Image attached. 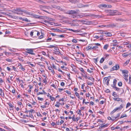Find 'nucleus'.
<instances>
[{
	"label": "nucleus",
	"mask_w": 131,
	"mask_h": 131,
	"mask_svg": "<svg viewBox=\"0 0 131 131\" xmlns=\"http://www.w3.org/2000/svg\"><path fill=\"white\" fill-rule=\"evenodd\" d=\"M81 110H78L77 111V112H78V114L79 115H82V114L81 113Z\"/></svg>",
	"instance_id": "22"
},
{
	"label": "nucleus",
	"mask_w": 131,
	"mask_h": 131,
	"mask_svg": "<svg viewBox=\"0 0 131 131\" xmlns=\"http://www.w3.org/2000/svg\"><path fill=\"white\" fill-rule=\"evenodd\" d=\"M49 97L50 100L52 101H53L55 99L52 96H49Z\"/></svg>",
	"instance_id": "26"
},
{
	"label": "nucleus",
	"mask_w": 131,
	"mask_h": 131,
	"mask_svg": "<svg viewBox=\"0 0 131 131\" xmlns=\"http://www.w3.org/2000/svg\"><path fill=\"white\" fill-rule=\"evenodd\" d=\"M117 116L116 117H113V121H117L119 119V117L120 116V114L118 113L117 115Z\"/></svg>",
	"instance_id": "8"
},
{
	"label": "nucleus",
	"mask_w": 131,
	"mask_h": 131,
	"mask_svg": "<svg viewBox=\"0 0 131 131\" xmlns=\"http://www.w3.org/2000/svg\"><path fill=\"white\" fill-rule=\"evenodd\" d=\"M52 67H53V68H54V69H56V70L57 69L56 67V66L55 65H54V64H53L52 65Z\"/></svg>",
	"instance_id": "54"
},
{
	"label": "nucleus",
	"mask_w": 131,
	"mask_h": 131,
	"mask_svg": "<svg viewBox=\"0 0 131 131\" xmlns=\"http://www.w3.org/2000/svg\"><path fill=\"white\" fill-rule=\"evenodd\" d=\"M79 10H70L68 11V13L69 14H76L78 12Z\"/></svg>",
	"instance_id": "4"
},
{
	"label": "nucleus",
	"mask_w": 131,
	"mask_h": 131,
	"mask_svg": "<svg viewBox=\"0 0 131 131\" xmlns=\"http://www.w3.org/2000/svg\"><path fill=\"white\" fill-rule=\"evenodd\" d=\"M82 16L81 15H77V16L73 15V18H76V17H77V18H78V17L81 18V17H82V16Z\"/></svg>",
	"instance_id": "21"
},
{
	"label": "nucleus",
	"mask_w": 131,
	"mask_h": 131,
	"mask_svg": "<svg viewBox=\"0 0 131 131\" xmlns=\"http://www.w3.org/2000/svg\"><path fill=\"white\" fill-rule=\"evenodd\" d=\"M58 37V38H63L64 37V36L63 35H57Z\"/></svg>",
	"instance_id": "38"
},
{
	"label": "nucleus",
	"mask_w": 131,
	"mask_h": 131,
	"mask_svg": "<svg viewBox=\"0 0 131 131\" xmlns=\"http://www.w3.org/2000/svg\"><path fill=\"white\" fill-rule=\"evenodd\" d=\"M38 100L40 101H42L43 100V99L42 98H40L39 97H38Z\"/></svg>",
	"instance_id": "52"
},
{
	"label": "nucleus",
	"mask_w": 131,
	"mask_h": 131,
	"mask_svg": "<svg viewBox=\"0 0 131 131\" xmlns=\"http://www.w3.org/2000/svg\"><path fill=\"white\" fill-rule=\"evenodd\" d=\"M88 79L89 80H90L92 81L93 82L94 81V79L93 78H92L91 77H89L88 78Z\"/></svg>",
	"instance_id": "35"
},
{
	"label": "nucleus",
	"mask_w": 131,
	"mask_h": 131,
	"mask_svg": "<svg viewBox=\"0 0 131 131\" xmlns=\"http://www.w3.org/2000/svg\"><path fill=\"white\" fill-rule=\"evenodd\" d=\"M66 92L68 94H70L71 92L67 90L66 91Z\"/></svg>",
	"instance_id": "48"
},
{
	"label": "nucleus",
	"mask_w": 131,
	"mask_h": 131,
	"mask_svg": "<svg viewBox=\"0 0 131 131\" xmlns=\"http://www.w3.org/2000/svg\"><path fill=\"white\" fill-rule=\"evenodd\" d=\"M50 35H51L52 36H57L54 33H50Z\"/></svg>",
	"instance_id": "58"
},
{
	"label": "nucleus",
	"mask_w": 131,
	"mask_h": 131,
	"mask_svg": "<svg viewBox=\"0 0 131 131\" xmlns=\"http://www.w3.org/2000/svg\"><path fill=\"white\" fill-rule=\"evenodd\" d=\"M124 106V105L123 104H122L120 106L118 107H116L112 111L113 113H114L116 111L118 110H121Z\"/></svg>",
	"instance_id": "3"
},
{
	"label": "nucleus",
	"mask_w": 131,
	"mask_h": 131,
	"mask_svg": "<svg viewBox=\"0 0 131 131\" xmlns=\"http://www.w3.org/2000/svg\"><path fill=\"white\" fill-rule=\"evenodd\" d=\"M113 88H114L117 91H120L121 90L119 88L117 87H116V86H113Z\"/></svg>",
	"instance_id": "16"
},
{
	"label": "nucleus",
	"mask_w": 131,
	"mask_h": 131,
	"mask_svg": "<svg viewBox=\"0 0 131 131\" xmlns=\"http://www.w3.org/2000/svg\"><path fill=\"white\" fill-rule=\"evenodd\" d=\"M20 69L23 71H24L25 70V69L22 66H21V67H20Z\"/></svg>",
	"instance_id": "41"
},
{
	"label": "nucleus",
	"mask_w": 131,
	"mask_h": 131,
	"mask_svg": "<svg viewBox=\"0 0 131 131\" xmlns=\"http://www.w3.org/2000/svg\"><path fill=\"white\" fill-rule=\"evenodd\" d=\"M56 47V46H55L53 45H50L48 47H49V48H54V47Z\"/></svg>",
	"instance_id": "56"
},
{
	"label": "nucleus",
	"mask_w": 131,
	"mask_h": 131,
	"mask_svg": "<svg viewBox=\"0 0 131 131\" xmlns=\"http://www.w3.org/2000/svg\"><path fill=\"white\" fill-rule=\"evenodd\" d=\"M92 44H90L89 46L86 48V50L89 51L92 50H93V46H92Z\"/></svg>",
	"instance_id": "7"
},
{
	"label": "nucleus",
	"mask_w": 131,
	"mask_h": 131,
	"mask_svg": "<svg viewBox=\"0 0 131 131\" xmlns=\"http://www.w3.org/2000/svg\"><path fill=\"white\" fill-rule=\"evenodd\" d=\"M129 60H128L126 61V62H125L124 63V65L125 66H126V65H127L129 63Z\"/></svg>",
	"instance_id": "39"
},
{
	"label": "nucleus",
	"mask_w": 131,
	"mask_h": 131,
	"mask_svg": "<svg viewBox=\"0 0 131 131\" xmlns=\"http://www.w3.org/2000/svg\"><path fill=\"white\" fill-rule=\"evenodd\" d=\"M54 51L55 52H54V53L56 54H60V52L59 51V50L58 49V48L56 47H54Z\"/></svg>",
	"instance_id": "6"
},
{
	"label": "nucleus",
	"mask_w": 131,
	"mask_h": 131,
	"mask_svg": "<svg viewBox=\"0 0 131 131\" xmlns=\"http://www.w3.org/2000/svg\"><path fill=\"white\" fill-rule=\"evenodd\" d=\"M79 69L84 74L85 73V71L82 68H80Z\"/></svg>",
	"instance_id": "30"
},
{
	"label": "nucleus",
	"mask_w": 131,
	"mask_h": 131,
	"mask_svg": "<svg viewBox=\"0 0 131 131\" xmlns=\"http://www.w3.org/2000/svg\"><path fill=\"white\" fill-rule=\"evenodd\" d=\"M93 50H97V49L98 48V46H93Z\"/></svg>",
	"instance_id": "15"
},
{
	"label": "nucleus",
	"mask_w": 131,
	"mask_h": 131,
	"mask_svg": "<svg viewBox=\"0 0 131 131\" xmlns=\"http://www.w3.org/2000/svg\"><path fill=\"white\" fill-rule=\"evenodd\" d=\"M123 76L124 77H128V74H124Z\"/></svg>",
	"instance_id": "55"
},
{
	"label": "nucleus",
	"mask_w": 131,
	"mask_h": 131,
	"mask_svg": "<svg viewBox=\"0 0 131 131\" xmlns=\"http://www.w3.org/2000/svg\"><path fill=\"white\" fill-rule=\"evenodd\" d=\"M88 5H85V6H83V5L82 4H78V6L79 7V8H81L83 6H87Z\"/></svg>",
	"instance_id": "13"
},
{
	"label": "nucleus",
	"mask_w": 131,
	"mask_h": 131,
	"mask_svg": "<svg viewBox=\"0 0 131 131\" xmlns=\"http://www.w3.org/2000/svg\"><path fill=\"white\" fill-rule=\"evenodd\" d=\"M129 84H131V78L130 77H129Z\"/></svg>",
	"instance_id": "50"
},
{
	"label": "nucleus",
	"mask_w": 131,
	"mask_h": 131,
	"mask_svg": "<svg viewBox=\"0 0 131 131\" xmlns=\"http://www.w3.org/2000/svg\"><path fill=\"white\" fill-rule=\"evenodd\" d=\"M31 103L33 105H35L37 103L36 102L33 101H32V102H31Z\"/></svg>",
	"instance_id": "49"
},
{
	"label": "nucleus",
	"mask_w": 131,
	"mask_h": 131,
	"mask_svg": "<svg viewBox=\"0 0 131 131\" xmlns=\"http://www.w3.org/2000/svg\"><path fill=\"white\" fill-rule=\"evenodd\" d=\"M18 12H24L23 10L19 8H16V9H15Z\"/></svg>",
	"instance_id": "11"
},
{
	"label": "nucleus",
	"mask_w": 131,
	"mask_h": 131,
	"mask_svg": "<svg viewBox=\"0 0 131 131\" xmlns=\"http://www.w3.org/2000/svg\"><path fill=\"white\" fill-rule=\"evenodd\" d=\"M113 95L115 97H118L119 96L118 95L116 94V92H114L113 94Z\"/></svg>",
	"instance_id": "17"
},
{
	"label": "nucleus",
	"mask_w": 131,
	"mask_h": 131,
	"mask_svg": "<svg viewBox=\"0 0 131 131\" xmlns=\"http://www.w3.org/2000/svg\"><path fill=\"white\" fill-rule=\"evenodd\" d=\"M119 68V66L118 64H116L115 66H114L112 68L111 70H117Z\"/></svg>",
	"instance_id": "5"
},
{
	"label": "nucleus",
	"mask_w": 131,
	"mask_h": 131,
	"mask_svg": "<svg viewBox=\"0 0 131 131\" xmlns=\"http://www.w3.org/2000/svg\"><path fill=\"white\" fill-rule=\"evenodd\" d=\"M49 70H52L53 69L51 67H49L48 68Z\"/></svg>",
	"instance_id": "62"
},
{
	"label": "nucleus",
	"mask_w": 131,
	"mask_h": 131,
	"mask_svg": "<svg viewBox=\"0 0 131 131\" xmlns=\"http://www.w3.org/2000/svg\"><path fill=\"white\" fill-rule=\"evenodd\" d=\"M26 50L27 51H26V52L28 53L31 54V55L35 54V53L34 52L33 49L31 48H27L26 49Z\"/></svg>",
	"instance_id": "2"
},
{
	"label": "nucleus",
	"mask_w": 131,
	"mask_h": 131,
	"mask_svg": "<svg viewBox=\"0 0 131 131\" xmlns=\"http://www.w3.org/2000/svg\"><path fill=\"white\" fill-rule=\"evenodd\" d=\"M54 24V23L52 22H50V21L49 22V24H50L51 25H53Z\"/></svg>",
	"instance_id": "63"
},
{
	"label": "nucleus",
	"mask_w": 131,
	"mask_h": 131,
	"mask_svg": "<svg viewBox=\"0 0 131 131\" xmlns=\"http://www.w3.org/2000/svg\"><path fill=\"white\" fill-rule=\"evenodd\" d=\"M127 117V115L126 114H124L122 115L120 118H124V117Z\"/></svg>",
	"instance_id": "25"
},
{
	"label": "nucleus",
	"mask_w": 131,
	"mask_h": 131,
	"mask_svg": "<svg viewBox=\"0 0 131 131\" xmlns=\"http://www.w3.org/2000/svg\"><path fill=\"white\" fill-rule=\"evenodd\" d=\"M52 30H54V31H57L58 32H60V30L58 29H55V28H52Z\"/></svg>",
	"instance_id": "24"
},
{
	"label": "nucleus",
	"mask_w": 131,
	"mask_h": 131,
	"mask_svg": "<svg viewBox=\"0 0 131 131\" xmlns=\"http://www.w3.org/2000/svg\"><path fill=\"white\" fill-rule=\"evenodd\" d=\"M64 83L63 82H62L61 83V85L62 86H63L64 85Z\"/></svg>",
	"instance_id": "64"
},
{
	"label": "nucleus",
	"mask_w": 131,
	"mask_h": 131,
	"mask_svg": "<svg viewBox=\"0 0 131 131\" xmlns=\"http://www.w3.org/2000/svg\"><path fill=\"white\" fill-rule=\"evenodd\" d=\"M42 94V92H38L37 93V95H38L39 94Z\"/></svg>",
	"instance_id": "60"
},
{
	"label": "nucleus",
	"mask_w": 131,
	"mask_h": 131,
	"mask_svg": "<svg viewBox=\"0 0 131 131\" xmlns=\"http://www.w3.org/2000/svg\"><path fill=\"white\" fill-rule=\"evenodd\" d=\"M116 21H124V20L123 19H122V18L118 19H116Z\"/></svg>",
	"instance_id": "20"
},
{
	"label": "nucleus",
	"mask_w": 131,
	"mask_h": 131,
	"mask_svg": "<svg viewBox=\"0 0 131 131\" xmlns=\"http://www.w3.org/2000/svg\"><path fill=\"white\" fill-rule=\"evenodd\" d=\"M121 13H117L116 10H107V16L121 15Z\"/></svg>",
	"instance_id": "1"
},
{
	"label": "nucleus",
	"mask_w": 131,
	"mask_h": 131,
	"mask_svg": "<svg viewBox=\"0 0 131 131\" xmlns=\"http://www.w3.org/2000/svg\"><path fill=\"white\" fill-rule=\"evenodd\" d=\"M58 90L60 92H61L64 89H63L58 88Z\"/></svg>",
	"instance_id": "51"
},
{
	"label": "nucleus",
	"mask_w": 131,
	"mask_h": 131,
	"mask_svg": "<svg viewBox=\"0 0 131 131\" xmlns=\"http://www.w3.org/2000/svg\"><path fill=\"white\" fill-rule=\"evenodd\" d=\"M123 45H128V43L126 42H124L123 43Z\"/></svg>",
	"instance_id": "46"
},
{
	"label": "nucleus",
	"mask_w": 131,
	"mask_h": 131,
	"mask_svg": "<svg viewBox=\"0 0 131 131\" xmlns=\"http://www.w3.org/2000/svg\"><path fill=\"white\" fill-rule=\"evenodd\" d=\"M115 26L114 24H109L107 25V27H113Z\"/></svg>",
	"instance_id": "12"
},
{
	"label": "nucleus",
	"mask_w": 131,
	"mask_h": 131,
	"mask_svg": "<svg viewBox=\"0 0 131 131\" xmlns=\"http://www.w3.org/2000/svg\"><path fill=\"white\" fill-rule=\"evenodd\" d=\"M124 123V122H123V121H120L118 122V123L119 124H122Z\"/></svg>",
	"instance_id": "47"
},
{
	"label": "nucleus",
	"mask_w": 131,
	"mask_h": 131,
	"mask_svg": "<svg viewBox=\"0 0 131 131\" xmlns=\"http://www.w3.org/2000/svg\"><path fill=\"white\" fill-rule=\"evenodd\" d=\"M56 103L57 104L55 105V106L56 107H59V105L60 104H61L59 102H56Z\"/></svg>",
	"instance_id": "19"
},
{
	"label": "nucleus",
	"mask_w": 131,
	"mask_h": 131,
	"mask_svg": "<svg viewBox=\"0 0 131 131\" xmlns=\"http://www.w3.org/2000/svg\"><path fill=\"white\" fill-rule=\"evenodd\" d=\"M112 40V38H107V41H111Z\"/></svg>",
	"instance_id": "59"
},
{
	"label": "nucleus",
	"mask_w": 131,
	"mask_h": 131,
	"mask_svg": "<svg viewBox=\"0 0 131 131\" xmlns=\"http://www.w3.org/2000/svg\"><path fill=\"white\" fill-rule=\"evenodd\" d=\"M72 42H73V43H77V40H75V39H73L72 40Z\"/></svg>",
	"instance_id": "57"
},
{
	"label": "nucleus",
	"mask_w": 131,
	"mask_h": 131,
	"mask_svg": "<svg viewBox=\"0 0 131 131\" xmlns=\"http://www.w3.org/2000/svg\"><path fill=\"white\" fill-rule=\"evenodd\" d=\"M122 56L123 57H126L128 56V55L126 54L125 53H124L122 54Z\"/></svg>",
	"instance_id": "37"
},
{
	"label": "nucleus",
	"mask_w": 131,
	"mask_h": 131,
	"mask_svg": "<svg viewBox=\"0 0 131 131\" xmlns=\"http://www.w3.org/2000/svg\"><path fill=\"white\" fill-rule=\"evenodd\" d=\"M127 47L129 48H131V44H128V45L127 46Z\"/></svg>",
	"instance_id": "61"
},
{
	"label": "nucleus",
	"mask_w": 131,
	"mask_h": 131,
	"mask_svg": "<svg viewBox=\"0 0 131 131\" xmlns=\"http://www.w3.org/2000/svg\"><path fill=\"white\" fill-rule=\"evenodd\" d=\"M103 83L105 84H106V78H104L103 79Z\"/></svg>",
	"instance_id": "23"
},
{
	"label": "nucleus",
	"mask_w": 131,
	"mask_h": 131,
	"mask_svg": "<svg viewBox=\"0 0 131 131\" xmlns=\"http://www.w3.org/2000/svg\"><path fill=\"white\" fill-rule=\"evenodd\" d=\"M8 105L10 107L13 108V107L12 104L11 103H9Z\"/></svg>",
	"instance_id": "44"
},
{
	"label": "nucleus",
	"mask_w": 131,
	"mask_h": 131,
	"mask_svg": "<svg viewBox=\"0 0 131 131\" xmlns=\"http://www.w3.org/2000/svg\"><path fill=\"white\" fill-rule=\"evenodd\" d=\"M75 94L76 96L78 97V98H80V96L78 93L77 92H75Z\"/></svg>",
	"instance_id": "32"
},
{
	"label": "nucleus",
	"mask_w": 131,
	"mask_h": 131,
	"mask_svg": "<svg viewBox=\"0 0 131 131\" xmlns=\"http://www.w3.org/2000/svg\"><path fill=\"white\" fill-rule=\"evenodd\" d=\"M106 127V124H105L104 125H102L100 127H101V128H104L105 127Z\"/></svg>",
	"instance_id": "42"
},
{
	"label": "nucleus",
	"mask_w": 131,
	"mask_h": 131,
	"mask_svg": "<svg viewBox=\"0 0 131 131\" xmlns=\"http://www.w3.org/2000/svg\"><path fill=\"white\" fill-rule=\"evenodd\" d=\"M41 35L39 37V39L42 38L43 37L44 34L43 33H41Z\"/></svg>",
	"instance_id": "27"
},
{
	"label": "nucleus",
	"mask_w": 131,
	"mask_h": 131,
	"mask_svg": "<svg viewBox=\"0 0 131 131\" xmlns=\"http://www.w3.org/2000/svg\"><path fill=\"white\" fill-rule=\"evenodd\" d=\"M104 58H102L100 61V62L101 63H103L104 61Z\"/></svg>",
	"instance_id": "34"
},
{
	"label": "nucleus",
	"mask_w": 131,
	"mask_h": 131,
	"mask_svg": "<svg viewBox=\"0 0 131 131\" xmlns=\"http://www.w3.org/2000/svg\"><path fill=\"white\" fill-rule=\"evenodd\" d=\"M48 19L50 21H53L54 20V19L51 18H48Z\"/></svg>",
	"instance_id": "53"
},
{
	"label": "nucleus",
	"mask_w": 131,
	"mask_h": 131,
	"mask_svg": "<svg viewBox=\"0 0 131 131\" xmlns=\"http://www.w3.org/2000/svg\"><path fill=\"white\" fill-rule=\"evenodd\" d=\"M58 17H59L61 19H63L65 17L63 16L59 15L58 16Z\"/></svg>",
	"instance_id": "29"
},
{
	"label": "nucleus",
	"mask_w": 131,
	"mask_h": 131,
	"mask_svg": "<svg viewBox=\"0 0 131 131\" xmlns=\"http://www.w3.org/2000/svg\"><path fill=\"white\" fill-rule=\"evenodd\" d=\"M122 71L123 74H128V71L126 70H122Z\"/></svg>",
	"instance_id": "14"
},
{
	"label": "nucleus",
	"mask_w": 131,
	"mask_h": 131,
	"mask_svg": "<svg viewBox=\"0 0 131 131\" xmlns=\"http://www.w3.org/2000/svg\"><path fill=\"white\" fill-rule=\"evenodd\" d=\"M131 105V104L130 103H128L126 104V108H127L128 107L130 106Z\"/></svg>",
	"instance_id": "33"
},
{
	"label": "nucleus",
	"mask_w": 131,
	"mask_h": 131,
	"mask_svg": "<svg viewBox=\"0 0 131 131\" xmlns=\"http://www.w3.org/2000/svg\"><path fill=\"white\" fill-rule=\"evenodd\" d=\"M93 36H94V37L96 38L97 39H98L100 37L99 36H96L95 35H93Z\"/></svg>",
	"instance_id": "45"
},
{
	"label": "nucleus",
	"mask_w": 131,
	"mask_h": 131,
	"mask_svg": "<svg viewBox=\"0 0 131 131\" xmlns=\"http://www.w3.org/2000/svg\"><path fill=\"white\" fill-rule=\"evenodd\" d=\"M112 36V34L110 32H107V36L110 37Z\"/></svg>",
	"instance_id": "31"
},
{
	"label": "nucleus",
	"mask_w": 131,
	"mask_h": 131,
	"mask_svg": "<svg viewBox=\"0 0 131 131\" xmlns=\"http://www.w3.org/2000/svg\"><path fill=\"white\" fill-rule=\"evenodd\" d=\"M69 1L71 3H75L79 2V0H69Z\"/></svg>",
	"instance_id": "9"
},
{
	"label": "nucleus",
	"mask_w": 131,
	"mask_h": 131,
	"mask_svg": "<svg viewBox=\"0 0 131 131\" xmlns=\"http://www.w3.org/2000/svg\"><path fill=\"white\" fill-rule=\"evenodd\" d=\"M87 84L89 85H91L93 84V83L91 82H87Z\"/></svg>",
	"instance_id": "36"
},
{
	"label": "nucleus",
	"mask_w": 131,
	"mask_h": 131,
	"mask_svg": "<svg viewBox=\"0 0 131 131\" xmlns=\"http://www.w3.org/2000/svg\"><path fill=\"white\" fill-rule=\"evenodd\" d=\"M99 7L101 8H103V7H106V4H102L99 5Z\"/></svg>",
	"instance_id": "10"
},
{
	"label": "nucleus",
	"mask_w": 131,
	"mask_h": 131,
	"mask_svg": "<svg viewBox=\"0 0 131 131\" xmlns=\"http://www.w3.org/2000/svg\"><path fill=\"white\" fill-rule=\"evenodd\" d=\"M113 99L115 101H119L120 100V99L118 98H113Z\"/></svg>",
	"instance_id": "28"
},
{
	"label": "nucleus",
	"mask_w": 131,
	"mask_h": 131,
	"mask_svg": "<svg viewBox=\"0 0 131 131\" xmlns=\"http://www.w3.org/2000/svg\"><path fill=\"white\" fill-rule=\"evenodd\" d=\"M117 82V80L116 79H114V80L113 84H114V85H116Z\"/></svg>",
	"instance_id": "40"
},
{
	"label": "nucleus",
	"mask_w": 131,
	"mask_h": 131,
	"mask_svg": "<svg viewBox=\"0 0 131 131\" xmlns=\"http://www.w3.org/2000/svg\"><path fill=\"white\" fill-rule=\"evenodd\" d=\"M122 84L121 82H119L118 83V85L119 86H121L122 85Z\"/></svg>",
	"instance_id": "43"
},
{
	"label": "nucleus",
	"mask_w": 131,
	"mask_h": 131,
	"mask_svg": "<svg viewBox=\"0 0 131 131\" xmlns=\"http://www.w3.org/2000/svg\"><path fill=\"white\" fill-rule=\"evenodd\" d=\"M108 63L109 65H110V66L112 65L113 64V62L112 61H109L108 60Z\"/></svg>",
	"instance_id": "18"
}]
</instances>
